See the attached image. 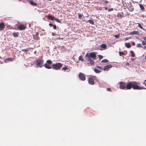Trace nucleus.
<instances>
[{
    "instance_id": "35",
    "label": "nucleus",
    "mask_w": 146,
    "mask_h": 146,
    "mask_svg": "<svg viewBox=\"0 0 146 146\" xmlns=\"http://www.w3.org/2000/svg\"><path fill=\"white\" fill-rule=\"evenodd\" d=\"M98 56H99V58L100 59H102L103 58V56L100 55H99Z\"/></svg>"
},
{
    "instance_id": "7",
    "label": "nucleus",
    "mask_w": 146,
    "mask_h": 146,
    "mask_svg": "<svg viewBox=\"0 0 146 146\" xmlns=\"http://www.w3.org/2000/svg\"><path fill=\"white\" fill-rule=\"evenodd\" d=\"M79 77L82 80L84 81L86 79L84 74L82 73H80L79 74Z\"/></svg>"
},
{
    "instance_id": "9",
    "label": "nucleus",
    "mask_w": 146,
    "mask_h": 146,
    "mask_svg": "<svg viewBox=\"0 0 146 146\" xmlns=\"http://www.w3.org/2000/svg\"><path fill=\"white\" fill-rule=\"evenodd\" d=\"M39 33L37 32L36 35H33V38L35 40H38L40 39V38L38 36Z\"/></svg>"
},
{
    "instance_id": "39",
    "label": "nucleus",
    "mask_w": 146,
    "mask_h": 146,
    "mask_svg": "<svg viewBox=\"0 0 146 146\" xmlns=\"http://www.w3.org/2000/svg\"><path fill=\"white\" fill-rule=\"evenodd\" d=\"M143 84L146 86V80H144V82L143 83Z\"/></svg>"
},
{
    "instance_id": "12",
    "label": "nucleus",
    "mask_w": 146,
    "mask_h": 146,
    "mask_svg": "<svg viewBox=\"0 0 146 146\" xmlns=\"http://www.w3.org/2000/svg\"><path fill=\"white\" fill-rule=\"evenodd\" d=\"M44 66L46 68L50 69L51 68V67L50 66V65L47 64V63H46L44 64Z\"/></svg>"
},
{
    "instance_id": "56",
    "label": "nucleus",
    "mask_w": 146,
    "mask_h": 146,
    "mask_svg": "<svg viewBox=\"0 0 146 146\" xmlns=\"http://www.w3.org/2000/svg\"><path fill=\"white\" fill-rule=\"evenodd\" d=\"M58 38V39H60V38Z\"/></svg>"
},
{
    "instance_id": "34",
    "label": "nucleus",
    "mask_w": 146,
    "mask_h": 146,
    "mask_svg": "<svg viewBox=\"0 0 146 146\" xmlns=\"http://www.w3.org/2000/svg\"><path fill=\"white\" fill-rule=\"evenodd\" d=\"M97 67L100 70H102L103 68L102 67L100 66H97Z\"/></svg>"
},
{
    "instance_id": "53",
    "label": "nucleus",
    "mask_w": 146,
    "mask_h": 146,
    "mask_svg": "<svg viewBox=\"0 0 146 146\" xmlns=\"http://www.w3.org/2000/svg\"><path fill=\"white\" fill-rule=\"evenodd\" d=\"M133 9H131V11H133Z\"/></svg>"
},
{
    "instance_id": "31",
    "label": "nucleus",
    "mask_w": 146,
    "mask_h": 146,
    "mask_svg": "<svg viewBox=\"0 0 146 146\" xmlns=\"http://www.w3.org/2000/svg\"><path fill=\"white\" fill-rule=\"evenodd\" d=\"M137 47H142V46L141 44L139 43L137 44Z\"/></svg>"
},
{
    "instance_id": "49",
    "label": "nucleus",
    "mask_w": 146,
    "mask_h": 146,
    "mask_svg": "<svg viewBox=\"0 0 146 146\" xmlns=\"http://www.w3.org/2000/svg\"><path fill=\"white\" fill-rule=\"evenodd\" d=\"M113 10V8H111V9H110V11H112Z\"/></svg>"
},
{
    "instance_id": "25",
    "label": "nucleus",
    "mask_w": 146,
    "mask_h": 146,
    "mask_svg": "<svg viewBox=\"0 0 146 146\" xmlns=\"http://www.w3.org/2000/svg\"><path fill=\"white\" fill-rule=\"evenodd\" d=\"M54 20L58 23H61V21L58 18H55V19H54Z\"/></svg>"
},
{
    "instance_id": "17",
    "label": "nucleus",
    "mask_w": 146,
    "mask_h": 146,
    "mask_svg": "<svg viewBox=\"0 0 146 146\" xmlns=\"http://www.w3.org/2000/svg\"><path fill=\"white\" fill-rule=\"evenodd\" d=\"M125 45L127 48H129L131 46L129 43H125Z\"/></svg>"
},
{
    "instance_id": "33",
    "label": "nucleus",
    "mask_w": 146,
    "mask_h": 146,
    "mask_svg": "<svg viewBox=\"0 0 146 146\" xmlns=\"http://www.w3.org/2000/svg\"><path fill=\"white\" fill-rule=\"evenodd\" d=\"M119 36H120V35L119 34H118L117 35H114V36L117 38H118L119 37Z\"/></svg>"
},
{
    "instance_id": "28",
    "label": "nucleus",
    "mask_w": 146,
    "mask_h": 146,
    "mask_svg": "<svg viewBox=\"0 0 146 146\" xmlns=\"http://www.w3.org/2000/svg\"><path fill=\"white\" fill-rule=\"evenodd\" d=\"M119 54L120 56H121L122 55H123L125 54L124 52H121V51H119Z\"/></svg>"
},
{
    "instance_id": "45",
    "label": "nucleus",
    "mask_w": 146,
    "mask_h": 146,
    "mask_svg": "<svg viewBox=\"0 0 146 146\" xmlns=\"http://www.w3.org/2000/svg\"><path fill=\"white\" fill-rule=\"evenodd\" d=\"M122 3V4L123 5V6H125V5H124L125 3H126V2L125 1H123Z\"/></svg>"
},
{
    "instance_id": "20",
    "label": "nucleus",
    "mask_w": 146,
    "mask_h": 146,
    "mask_svg": "<svg viewBox=\"0 0 146 146\" xmlns=\"http://www.w3.org/2000/svg\"><path fill=\"white\" fill-rule=\"evenodd\" d=\"M88 22L90 23L92 25H94V21L91 20H90L88 21Z\"/></svg>"
},
{
    "instance_id": "4",
    "label": "nucleus",
    "mask_w": 146,
    "mask_h": 146,
    "mask_svg": "<svg viewBox=\"0 0 146 146\" xmlns=\"http://www.w3.org/2000/svg\"><path fill=\"white\" fill-rule=\"evenodd\" d=\"M44 60L42 59H38L36 60V64L37 67H41L43 66Z\"/></svg>"
},
{
    "instance_id": "50",
    "label": "nucleus",
    "mask_w": 146,
    "mask_h": 146,
    "mask_svg": "<svg viewBox=\"0 0 146 146\" xmlns=\"http://www.w3.org/2000/svg\"><path fill=\"white\" fill-rule=\"evenodd\" d=\"M107 90L108 91H110V88H108L107 89Z\"/></svg>"
},
{
    "instance_id": "13",
    "label": "nucleus",
    "mask_w": 146,
    "mask_h": 146,
    "mask_svg": "<svg viewBox=\"0 0 146 146\" xmlns=\"http://www.w3.org/2000/svg\"><path fill=\"white\" fill-rule=\"evenodd\" d=\"M139 7L140 8L142 11H144L145 10V8L143 5L142 4H139Z\"/></svg>"
},
{
    "instance_id": "18",
    "label": "nucleus",
    "mask_w": 146,
    "mask_h": 146,
    "mask_svg": "<svg viewBox=\"0 0 146 146\" xmlns=\"http://www.w3.org/2000/svg\"><path fill=\"white\" fill-rule=\"evenodd\" d=\"M100 47L102 48L105 49L106 48V46L105 44H102L101 45Z\"/></svg>"
},
{
    "instance_id": "29",
    "label": "nucleus",
    "mask_w": 146,
    "mask_h": 146,
    "mask_svg": "<svg viewBox=\"0 0 146 146\" xmlns=\"http://www.w3.org/2000/svg\"><path fill=\"white\" fill-rule=\"evenodd\" d=\"M29 50V48L26 49H23L22 50V51H24L25 52H27V51H28Z\"/></svg>"
},
{
    "instance_id": "30",
    "label": "nucleus",
    "mask_w": 146,
    "mask_h": 146,
    "mask_svg": "<svg viewBox=\"0 0 146 146\" xmlns=\"http://www.w3.org/2000/svg\"><path fill=\"white\" fill-rule=\"evenodd\" d=\"M108 60L107 59H104L102 60V62H107Z\"/></svg>"
},
{
    "instance_id": "40",
    "label": "nucleus",
    "mask_w": 146,
    "mask_h": 146,
    "mask_svg": "<svg viewBox=\"0 0 146 146\" xmlns=\"http://www.w3.org/2000/svg\"><path fill=\"white\" fill-rule=\"evenodd\" d=\"M55 17H52H52H51V20H54V19H55Z\"/></svg>"
},
{
    "instance_id": "21",
    "label": "nucleus",
    "mask_w": 146,
    "mask_h": 146,
    "mask_svg": "<svg viewBox=\"0 0 146 146\" xmlns=\"http://www.w3.org/2000/svg\"><path fill=\"white\" fill-rule=\"evenodd\" d=\"M130 52L131 54V56L132 57H134L135 56V54H134L132 50H130Z\"/></svg>"
},
{
    "instance_id": "6",
    "label": "nucleus",
    "mask_w": 146,
    "mask_h": 146,
    "mask_svg": "<svg viewBox=\"0 0 146 146\" xmlns=\"http://www.w3.org/2000/svg\"><path fill=\"white\" fill-rule=\"evenodd\" d=\"M17 28L20 30H22L25 29L26 28V26L23 25L19 24L17 25Z\"/></svg>"
},
{
    "instance_id": "43",
    "label": "nucleus",
    "mask_w": 146,
    "mask_h": 146,
    "mask_svg": "<svg viewBox=\"0 0 146 146\" xmlns=\"http://www.w3.org/2000/svg\"><path fill=\"white\" fill-rule=\"evenodd\" d=\"M52 35L53 36H55L56 35V34L54 33H52Z\"/></svg>"
},
{
    "instance_id": "54",
    "label": "nucleus",
    "mask_w": 146,
    "mask_h": 146,
    "mask_svg": "<svg viewBox=\"0 0 146 146\" xmlns=\"http://www.w3.org/2000/svg\"><path fill=\"white\" fill-rule=\"evenodd\" d=\"M145 59L146 60V56H145Z\"/></svg>"
},
{
    "instance_id": "10",
    "label": "nucleus",
    "mask_w": 146,
    "mask_h": 146,
    "mask_svg": "<svg viewBox=\"0 0 146 146\" xmlns=\"http://www.w3.org/2000/svg\"><path fill=\"white\" fill-rule=\"evenodd\" d=\"M62 70H64L65 71L67 70V72H69L70 71V69L69 68H68L66 67H64L62 68Z\"/></svg>"
},
{
    "instance_id": "42",
    "label": "nucleus",
    "mask_w": 146,
    "mask_h": 146,
    "mask_svg": "<svg viewBox=\"0 0 146 146\" xmlns=\"http://www.w3.org/2000/svg\"><path fill=\"white\" fill-rule=\"evenodd\" d=\"M49 25L50 26V27H52V26H53V25L52 24H51V23H49Z\"/></svg>"
},
{
    "instance_id": "3",
    "label": "nucleus",
    "mask_w": 146,
    "mask_h": 146,
    "mask_svg": "<svg viewBox=\"0 0 146 146\" xmlns=\"http://www.w3.org/2000/svg\"><path fill=\"white\" fill-rule=\"evenodd\" d=\"M62 66V64L59 62L53 64L52 65L53 69L56 70L60 69Z\"/></svg>"
},
{
    "instance_id": "11",
    "label": "nucleus",
    "mask_w": 146,
    "mask_h": 146,
    "mask_svg": "<svg viewBox=\"0 0 146 146\" xmlns=\"http://www.w3.org/2000/svg\"><path fill=\"white\" fill-rule=\"evenodd\" d=\"M19 33L18 32H14L13 33L12 35L15 38H17L18 36Z\"/></svg>"
},
{
    "instance_id": "32",
    "label": "nucleus",
    "mask_w": 146,
    "mask_h": 146,
    "mask_svg": "<svg viewBox=\"0 0 146 146\" xmlns=\"http://www.w3.org/2000/svg\"><path fill=\"white\" fill-rule=\"evenodd\" d=\"M6 60L7 61H13V59L12 58H9L7 59Z\"/></svg>"
},
{
    "instance_id": "55",
    "label": "nucleus",
    "mask_w": 146,
    "mask_h": 146,
    "mask_svg": "<svg viewBox=\"0 0 146 146\" xmlns=\"http://www.w3.org/2000/svg\"><path fill=\"white\" fill-rule=\"evenodd\" d=\"M108 11H110V9H109L108 10Z\"/></svg>"
},
{
    "instance_id": "44",
    "label": "nucleus",
    "mask_w": 146,
    "mask_h": 146,
    "mask_svg": "<svg viewBox=\"0 0 146 146\" xmlns=\"http://www.w3.org/2000/svg\"><path fill=\"white\" fill-rule=\"evenodd\" d=\"M129 39V37H126V38H125V40H128Z\"/></svg>"
},
{
    "instance_id": "26",
    "label": "nucleus",
    "mask_w": 146,
    "mask_h": 146,
    "mask_svg": "<svg viewBox=\"0 0 146 146\" xmlns=\"http://www.w3.org/2000/svg\"><path fill=\"white\" fill-rule=\"evenodd\" d=\"M78 18L80 19H81L82 16V14H80V13H78Z\"/></svg>"
},
{
    "instance_id": "51",
    "label": "nucleus",
    "mask_w": 146,
    "mask_h": 146,
    "mask_svg": "<svg viewBox=\"0 0 146 146\" xmlns=\"http://www.w3.org/2000/svg\"><path fill=\"white\" fill-rule=\"evenodd\" d=\"M144 49H146V46H144Z\"/></svg>"
},
{
    "instance_id": "22",
    "label": "nucleus",
    "mask_w": 146,
    "mask_h": 146,
    "mask_svg": "<svg viewBox=\"0 0 146 146\" xmlns=\"http://www.w3.org/2000/svg\"><path fill=\"white\" fill-rule=\"evenodd\" d=\"M46 63L47 64L50 65V64H52V62L51 60H47Z\"/></svg>"
},
{
    "instance_id": "36",
    "label": "nucleus",
    "mask_w": 146,
    "mask_h": 146,
    "mask_svg": "<svg viewBox=\"0 0 146 146\" xmlns=\"http://www.w3.org/2000/svg\"><path fill=\"white\" fill-rule=\"evenodd\" d=\"M51 17H52V16L50 15H48V16L47 17V18L48 19H51Z\"/></svg>"
},
{
    "instance_id": "37",
    "label": "nucleus",
    "mask_w": 146,
    "mask_h": 146,
    "mask_svg": "<svg viewBox=\"0 0 146 146\" xmlns=\"http://www.w3.org/2000/svg\"><path fill=\"white\" fill-rule=\"evenodd\" d=\"M53 29H56V25H54L53 26Z\"/></svg>"
},
{
    "instance_id": "16",
    "label": "nucleus",
    "mask_w": 146,
    "mask_h": 146,
    "mask_svg": "<svg viewBox=\"0 0 146 146\" xmlns=\"http://www.w3.org/2000/svg\"><path fill=\"white\" fill-rule=\"evenodd\" d=\"M30 3L32 5L36 6H37V4L34 3V1H30Z\"/></svg>"
},
{
    "instance_id": "46",
    "label": "nucleus",
    "mask_w": 146,
    "mask_h": 146,
    "mask_svg": "<svg viewBox=\"0 0 146 146\" xmlns=\"http://www.w3.org/2000/svg\"><path fill=\"white\" fill-rule=\"evenodd\" d=\"M134 60V58H131V60L132 61H133V60Z\"/></svg>"
},
{
    "instance_id": "48",
    "label": "nucleus",
    "mask_w": 146,
    "mask_h": 146,
    "mask_svg": "<svg viewBox=\"0 0 146 146\" xmlns=\"http://www.w3.org/2000/svg\"><path fill=\"white\" fill-rule=\"evenodd\" d=\"M132 44L133 46H135V43L134 42H133L132 43Z\"/></svg>"
},
{
    "instance_id": "47",
    "label": "nucleus",
    "mask_w": 146,
    "mask_h": 146,
    "mask_svg": "<svg viewBox=\"0 0 146 146\" xmlns=\"http://www.w3.org/2000/svg\"><path fill=\"white\" fill-rule=\"evenodd\" d=\"M104 8L106 10H108V8L107 7H104Z\"/></svg>"
},
{
    "instance_id": "52",
    "label": "nucleus",
    "mask_w": 146,
    "mask_h": 146,
    "mask_svg": "<svg viewBox=\"0 0 146 146\" xmlns=\"http://www.w3.org/2000/svg\"><path fill=\"white\" fill-rule=\"evenodd\" d=\"M112 67V65H110V68H111Z\"/></svg>"
},
{
    "instance_id": "5",
    "label": "nucleus",
    "mask_w": 146,
    "mask_h": 146,
    "mask_svg": "<svg viewBox=\"0 0 146 146\" xmlns=\"http://www.w3.org/2000/svg\"><path fill=\"white\" fill-rule=\"evenodd\" d=\"M97 78L95 76H92L88 78V82L89 84L93 85L94 84V80Z\"/></svg>"
},
{
    "instance_id": "8",
    "label": "nucleus",
    "mask_w": 146,
    "mask_h": 146,
    "mask_svg": "<svg viewBox=\"0 0 146 146\" xmlns=\"http://www.w3.org/2000/svg\"><path fill=\"white\" fill-rule=\"evenodd\" d=\"M5 26V24L4 22H2L0 23V31L3 30Z\"/></svg>"
},
{
    "instance_id": "41",
    "label": "nucleus",
    "mask_w": 146,
    "mask_h": 146,
    "mask_svg": "<svg viewBox=\"0 0 146 146\" xmlns=\"http://www.w3.org/2000/svg\"><path fill=\"white\" fill-rule=\"evenodd\" d=\"M43 31H44L43 30ZM45 33V32H42L41 34L40 35H42L44 34Z\"/></svg>"
},
{
    "instance_id": "57",
    "label": "nucleus",
    "mask_w": 146,
    "mask_h": 146,
    "mask_svg": "<svg viewBox=\"0 0 146 146\" xmlns=\"http://www.w3.org/2000/svg\"><path fill=\"white\" fill-rule=\"evenodd\" d=\"M63 39V38H61V39Z\"/></svg>"
},
{
    "instance_id": "15",
    "label": "nucleus",
    "mask_w": 146,
    "mask_h": 146,
    "mask_svg": "<svg viewBox=\"0 0 146 146\" xmlns=\"http://www.w3.org/2000/svg\"><path fill=\"white\" fill-rule=\"evenodd\" d=\"M139 33V32L138 31H132L131 32L129 33L130 35H137Z\"/></svg>"
},
{
    "instance_id": "24",
    "label": "nucleus",
    "mask_w": 146,
    "mask_h": 146,
    "mask_svg": "<svg viewBox=\"0 0 146 146\" xmlns=\"http://www.w3.org/2000/svg\"><path fill=\"white\" fill-rule=\"evenodd\" d=\"M137 24L138 25V27H139L141 29H143V30H144V29L143 28L141 24H140V23H138Z\"/></svg>"
},
{
    "instance_id": "19",
    "label": "nucleus",
    "mask_w": 146,
    "mask_h": 146,
    "mask_svg": "<svg viewBox=\"0 0 146 146\" xmlns=\"http://www.w3.org/2000/svg\"><path fill=\"white\" fill-rule=\"evenodd\" d=\"M95 72L97 73H100L101 72V71L97 69H95L94 70Z\"/></svg>"
},
{
    "instance_id": "38",
    "label": "nucleus",
    "mask_w": 146,
    "mask_h": 146,
    "mask_svg": "<svg viewBox=\"0 0 146 146\" xmlns=\"http://www.w3.org/2000/svg\"><path fill=\"white\" fill-rule=\"evenodd\" d=\"M142 44L143 45H146V43L144 41L142 42Z\"/></svg>"
},
{
    "instance_id": "1",
    "label": "nucleus",
    "mask_w": 146,
    "mask_h": 146,
    "mask_svg": "<svg viewBox=\"0 0 146 146\" xmlns=\"http://www.w3.org/2000/svg\"><path fill=\"white\" fill-rule=\"evenodd\" d=\"M119 88L122 90H130L132 88L134 90L146 89V88L138 86L140 84H138L136 82L131 81L127 82V84L123 82L119 83Z\"/></svg>"
},
{
    "instance_id": "2",
    "label": "nucleus",
    "mask_w": 146,
    "mask_h": 146,
    "mask_svg": "<svg viewBox=\"0 0 146 146\" xmlns=\"http://www.w3.org/2000/svg\"><path fill=\"white\" fill-rule=\"evenodd\" d=\"M86 58V60L90 63V64L92 65L94 64V62L93 61L96 59V52H92L90 54L87 53L85 56Z\"/></svg>"
},
{
    "instance_id": "23",
    "label": "nucleus",
    "mask_w": 146,
    "mask_h": 146,
    "mask_svg": "<svg viewBox=\"0 0 146 146\" xmlns=\"http://www.w3.org/2000/svg\"><path fill=\"white\" fill-rule=\"evenodd\" d=\"M78 59H79V60H81V61L82 62H83L84 61V60L82 58V56H80L79 57V58H78Z\"/></svg>"
},
{
    "instance_id": "27",
    "label": "nucleus",
    "mask_w": 146,
    "mask_h": 146,
    "mask_svg": "<svg viewBox=\"0 0 146 146\" xmlns=\"http://www.w3.org/2000/svg\"><path fill=\"white\" fill-rule=\"evenodd\" d=\"M117 17H118L122 18L123 17V16L122 15L120 14H118L117 15Z\"/></svg>"
},
{
    "instance_id": "14",
    "label": "nucleus",
    "mask_w": 146,
    "mask_h": 146,
    "mask_svg": "<svg viewBox=\"0 0 146 146\" xmlns=\"http://www.w3.org/2000/svg\"><path fill=\"white\" fill-rule=\"evenodd\" d=\"M110 68V65H107L104 67L103 69L104 70H108Z\"/></svg>"
}]
</instances>
